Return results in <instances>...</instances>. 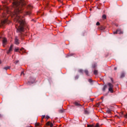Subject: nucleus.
Segmentation results:
<instances>
[{"label":"nucleus","instance_id":"2f4dec72","mask_svg":"<svg viewBox=\"0 0 127 127\" xmlns=\"http://www.w3.org/2000/svg\"><path fill=\"white\" fill-rule=\"evenodd\" d=\"M46 118L48 120V119H50V117L49 116H47Z\"/></svg>","mask_w":127,"mask_h":127},{"label":"nucleus","instance_id":"1a4fd4ad","mask_svg":"<svg viewBox=\"0 0 127 127\" xmlns=\"http://www.w3.org/2000/svg\"><path fill=\"white\" fill-rule=\"evenodd\" d=\"M7 42V40H6V38H4L2 40V44H3V46L4 47L5 44H6V43Z\"/></svg>","mask_w":127,"mask_h":127},{"label":"nucleus","instance_id":"49530a36","mask_svg":"<svg viewBox=\"0 0 127 127\" xmlns=\"http://www.w3.org/2000/svg\"><path fill=\"white\" fill-rule=\"evenodd\" d=\"M28 83H30V81H28Z\"/></svg>","mask_w":127,"mask_h":127},{"label":"nucleus","instance_id":"ddd939ff","mask_svg":"<svg viewBox=\"0 0 127 127\" xmlns=\"http://www.w3.org/2000/svg\"><path fill=\"white\" fill-rule=\"evenodd\" d=\"M84 73H85L86 75L89 76V71H88V70H85Z\"/></svg>","mask_w":127,"mask_h":127},{"label":"nucleus","instance_id":"2eb2a0df","mask_svg":"<svg viewBox=\"0 0 127 127\" xmlns=\"http://www.w3.org/2000/svg\"><path fill=\"white\" fill-rule=\"evenodd\" d=\"M96 67H97V64H92V67L93 68H96Z\"/></svg>","mask_w":127,"mask_h":127},{"label":"nucleus","instance_id":"6ab92c4d","mask_svg":"<svg viewBox=\"0 0 127 127\" xmlns=\"http://www.w3.org/2000/svg\"><path fill=\"white\" fill-rule=\"evenodd\" d=\"M84 114H85V115H88L89 114V111H88L86 110H84Z\"/></svg>","mask_w":127,"mask_h":127},{"label":"nucleus","instance_id":"f3484780","mask_svg":"<svg viewBox=\"0 0 127 127\" xmlns=\"http://www.w3.org/2000/svg\"><path fill=\"white\" fill-rule=\"evenodd\" d=\"M79 79V75H76L74 76V80H78Z\"/></svg>","mask_w":127,"mask_h":127},{"label":"nucleus","instance_id":"412c9836","mask_svg":"<svg viewBox=\"0 0 127 127\" xmlns=\"http://www.w3.org/2000/svg\"><path fill=\"white\" fill-rule=\"evenodd\" d=\"M102 18H103V19H106V18H107V16L104 14L102 16Z\"/></svg>","mask_w":127,"mask_h":127},{"label":"nucleus","instance_id":"f03ea898","mask_svg":"<svg viewBox=\"0 0 127 127\" xmlns=\"http://www.w3.org/2000/svg\"><path fill=\"white\" fill-rule=\"evenodd\" d=\"M26 10L24 14V15H30L31 14V9H32V6L31 5H28L27 6Z\"/></svg>","mask_w":127,"mask_h":127},{"label":"nucleus","instance_id":"393cba45","mask_svg":"<svg viewBox=\"0 0 127 127\" xmlns=\"http://www.w3.org/2000/svg\"><path fill=\"white\" fill-rule=\"evenodd\" d=\"M59 113H60L61 114H62V113H64V111H63V110L61 109L59 110Z\"/></svg>","mask_w":127,"mask_h":127},{"label":"nucleus","instance_id":"f8f14e48","mask_svg":"<svg viewBox=\"0 0 127 127\" xmlns=\"http://www.w3.org/2000/svg\"><path fill=\"white\" fill-rule=\"evenodd\" d=\"M93 74H94V75H98V70L95 69L93 71Z\"/></svg>","mask_w":127,"mask_h":127},{"label":"nucleus","instance_id":"a878e982","mask_svg":"<svg viewBox=\"0 0 127 127\" xmlns=\"http://www.w3.org/2000/svg\"><path fill=\"white\" fill-rule=\"evenodd\" d=\"M2 16L3 18H4V17H5V14H4V13L2 14Z\"/></svg>","mask_w":127,"mask_h":127},{"label":"nucleus","instance_id":"4c0bfd02","mask_svg":"<svg viewBox=\"0 0 127 127\" xmlns=\"http://www.w3.org/2000/svg\"><path fill=\"white\" fill-rule=\"evenodd\" d=\"M41 122V123H43V119H42Z\"/></svg>","mask_w":127,"mask_h":127},{"label":"nucleus","instance_id":"b1692460","mask_svg":"<svg viewBox=\"0 0 127 127\" xmlns=\"http://www.w3.org/2000/svg\"><path fill=\"white\" fill-rule=\"evenodd\" d=\"M107 113L108 114H111V110H110V109L107 110Z\"/></svg>","mask_w":127,"mask_h":127},{"label":"nucleus","instance_id":"473e14b6","mask_svg":"<svg viewBox=\"0 0 127 127\" xmlns=\"http://www.w3.org/2000/svg\"><path fill=\"white\" fill-rule=\"evenodd\" d=\"M95 127H99V123L96 124V126H95Z\"/></svg>","mask_w":127,"mask_h":127},{"label":"nucleus","instance_id":"58836bf2","mask_svg":"<svg viewBox=\"0 0 127 127\" xmlns=\"http://www.w3.org/2000/svg\"><path fill=\"white\" fill-rule=\"evenodd\" d=\"M0 64H1V61L0 60Z\"/></svg>","mask_w":127,"mask_h":127},{"label":"nucleus","instance_id":"4468645a","mask_svg":"<svg viewBox=\"0 0 127 127\" xmlns=\"http://www.w3.org/2000/svg\"><path fill=\"white\" fill-rule=\"evenodd\" d=\"M106 89H107V85H104L102 89V91H103V92H105Z\"/></svg>","mask_w":127,"mask_h":127},{"label":"nucleus","instance_id":"39448f33","mask_svg":"<svg viewBox=\"0 0 127 127\" xmlns=\"http://www.w3.org/2000/svg\"><path fill=\"white\" fill-rule=\"evenodd\" d=\"M114 34H124V31L122 30V29H118L116 31L113 32Z\"/></svg>","mask_w":127,"mask_h":127},{"label":"nucleus","instance_id":"f704fd0d","mask_svg":"<svg viewBox=\"0 0 127 127\" xmlns=\"http://www.w3.org/2000/svg\"><path fill=\"white\" fill-rule=\"evenodd\" d=\"M125 118H126V119H127V114L124 116Z\"/></svg>","mask_w":127,"mask_h":127},{"label":"nucleus","instance_id":"f257e3e1","mask_svg":"<svg viewBox=\"0 0 127 127\" xmlns=\"http://www.w3.org/2000/svg\"><path fill=\"white\" fill-rule=\"evenodd\" d=\"M25 4L24 0L14 1L13 2V11L11 12V14L16 18V22L19 23V25L16 24L15 26L17 29V32L19 33L18 35L21 40H23L24 37L26 36V35L23 33L24 27L26 26V23H25L23 16H21V15H19V13H22Z\"/></svg>","mask_w":127,"mask_h":127},{"label":"nucleus","instance_id":"72a5a7b5","mask_svg":"<svg viewBox=\"0 0 127 127\" xmlns=\"http://www.w3.org/2000/svg\"><path fill=\"white\" fill-rule=\"evenodd\" d=\"M96 25H100V22H97L96 23Z\"/></svg>","mask_w":127,"mask_h":127},{"label":"nucleus","instance_id":"dca6fc26","mask_svg":"<svg viewBox=\"0 0 127 127\" xmlns=\"http://www.w3.org/2000/svg\"><path fill=\"white\" fill-rule=\"evenodd\" d=\"M35 127H40V123H36L35 124Z\"/></svg>","mask_w":127,"mask_h":127},{"label":"nucleus","instance_id":"c9c22d12","mask_svg":"<svg viewBox=\"0 0 127 127\" xmlns=\"http://www.w3.org/2000/svg\"><path fill=\"white\" fill-rule=\"evenodd\" d=\"M101 29L104 30V29H105V27H101Z\"/></svg>","mask_w":127,"mask_h":127},{"label":"nucleus","instance_id":"37998d69","mask_svg":"<svg viewBox=\"0 0 127 127\" xmlns=\"http://www.w3.org/2000/svg\"><path fill=\"white\" fill-rule=\"evenodd\" d=\"M91 100H92V101H94V99H92Z\"/></svg>","mask_w":127,"mask_h":127},{"label":"nucleus","instance_id":"cd10ccee","mask_svg":"<svg viewBox=\"0 0 127 127\" xmlns=\"http://www.w3.org/2000/svg\"><path fill=\"white\" fill-rule=\"evenodd\" d=\"M22 75H23V76H24V72L23 71H22L21 73V76H22Z\"/></svg>","mask_w":127,"mask_h":127},{"label":"nucleus","instance_id":"9d476101","mask_svg":"<svg viewBox=\"0 0 127 127\" xmlns=\"http://www.w3.org/2000/svg\"><path fill=\"white\" fill-rule=\"evenodd\" d=\"M46 126H50V127H53V124H52V123H51L50 122H48L46 123Z\"/></svg>","mask_w":127,"mask_h":127},{"label":"nucleus","instance_id":"ea45409f","mask_svg":"<svg viewBox=\"0 0 127 127\" xmlns=\"http://www.w3.org/2000/svg\"><path fill=\"white\" fill-rule=\"evenodd\" d=\"M1 115L0 114V118H1Z\"/></svg>","mask_w":127,"mask_h":127},{"label":"nucleus","instance_id":"20e7f679","mask_svg":"<svg viewBox=\"0 0 127 127\" xmlns=\"http://www.w3.org/2000/svg\"><path fill=\"white\" fill-rule=\"evenodd\" d=\"M9 21L7 20V18H5L1 21V24L3 26L4 24H8Z\"/></svg>","mask_w":127,"mask_h":127},{"label":"nucleus","instance_id":"6e6552de","mask_svg":"<svg viewBox=\"0 0 127 127\" xmlns=\"http://www.w3.org/2000/svg\"><path fill=\"white\" fill-rule=\"evenodd\" d=\"M74 104L75 105V106H76V107H82V109H83L84 110V107H83V106H82V105L80 104L79 103L75 102L74 103Z\"/></svg>","mask_w":127,"mask_h":127},{"label":"nucleus","instance_id":"aec40b11","mask_svg":"<svg viewBox=\"0 0 127 127\" xmlns=\"http://www.w3.org/2000/svg\"><path fill=\"white\" fill-rule=\"evenodd\" d=\"M87 127H95L94 125H87Z\"/></svg>","mask_w":127,"mask_h":127},{"label":"nucleus","instance_id":"5701e85b","mask_svg":"<svg viewBox=\"0 0 127 127\" xmlns=\"http://www.w3.org/2000/svg\"><path fill=\"white\" fill-rule=\"evenodd\" d=\"M88 82L89 83H91V84H92V83H93V80H92V79H88Z\"/></svg>","mask_w":127,"mask_h":127},{"label":"nucleus","instance_id":"79ce46f5","mask_svg":"<svg viewBox=\"0 0 127 127\" xmlns=\"http://www.w3.org/2000/svg\"><path fill=\"white\" fill-rule=\"evenodd\" d=\"M101 99H104V97H101Z\"/></svg>","mask_w":127,"mask_h":127},{"label":"nucleus","instance_id":"423d86ee","mask_svg":"<svg viewBox=\"0 0 127 127\" xmlns=\"http://www.w3.org/2000/svg\"><path fill=\"white\" fill-rule=\"evenodd\" d=\"M14 43L16 44V45H18L19 44V39L18 38V37L17 36H15L14 38Z\"/></svg>","mask_w":127,"mask_h":127},{"label":"nucleus","instance_id":"c756f323","mask_svg":"<svg viewBox=\"0 0 127 127\" xmlns=\"http://www.w3.org/2000/svg\"><path fill=\"white\" fill-rule=\"evenodd\" d=\"M18 50H19L18 49H15V52H18Z\"/></svg>","mask_w":127,"mask_h":127},{"label":"nucleus","instance_id":"a19ab883","mask_svg":"<svg viewBox=\"0 0 127 127\" xmlns=\"http://www.w3.org/2000/svg\"><path fill=\"white\" fill-rule=\"evenodd\" d=\"M22 49H23V48H22V49H21V50H20L21 51V50H22Z\"/></svg>","mask_w":127,"mask_h":127},{"label":"nucleus","instance_id":"0eeeda50","mask_svg":"<svg viewBox=\"0 0 127 127\" xmlns=\"http://www.w3.org/2000/svg\"><path fill=\"white\" fill-rule=\"evenodd\" d=\"M13 47V45H11L9 49V50L7 51V54H9V53H10L12 51Z\"/></svg>","mask_w":127,"mask_h":127},{"label":"nucleus","instance_id":"4be33fe9","mask_svg":"<svg viewBox=\"0 0 127 127\" xmlns=\"http://www.w3.org/2000/svg\"><path fill=\"white\" fill-rule=\"evenodd\" d=\"M78 71L79 72V73H81V74H83V70H82V69H79L78 70Z\"/></svg>","mask_w":127,"mask_h":127},{"label":"nucleus","instance_id":"9b49d317","mask_svg":"<svg viewBox=\"0 0 127 127\" xmlns=\"http://www.w3.org/2000/svg\"><path fill=\"white\" fill-rule=\"evenodd\" d=\"M3 69L6 71L7 70H8V69H10V66H5V67H3Z\"/></svg>","mask_w":127,"mask_h":127},{"label":"nucleus","instance_id":"e433bc0d","mask_svg":"<svg viewBox=\"0 0 127 127\" xmlns=\"http://www.w3.org/2000/svg\"><path fill=\"white\" fill-rule=\"evenodd\" d=\"M117 67H114V70H117Z\"/></svg>","mask_w":127,"mask_h":127},{"label":"nucleus","instance_id":"7c9ffc66","mask_svg":"<svg viewBox=\"0 0 127 127\" xmlns=\"http://www.w3.org/2000/svg\"><path fill=\"white\" fill-rule=\"evenodd\" d=\"M44 118H45V115H43L42 116V120H43V119H44Z\"/></svg>","mask_w":127,"mask_h":127},{"label":"nucleus","instance_id":"bb28decb","mask_svg":"<svg viewBox=\"0 0 127 127\" xmlns=\"http://www.w3.org/2000/svg\"><path fill=\"white\" fill-rule=\"evenodd\" d=\"M35 81V79H33V81H31V83H32V84H33V83H34Z\"/></svg>","mask_w":127,"mask_h":127},{"label":"nucleus","instance_id":"a18cd8bd","mask_svg":"<svg viewBox=\"0 0 127 127\" xmlns=\"http://www.w3.org/2000/svg\"><path fill=\"white\" fill-rule=\"evenodd\" d=\"M111 80H112V82H113V79H111Z\"/></svg>","mask_w":127,"mask_h":127},{"label":"nucleus","instance_id":"7ed1b4c3","mask_svg":"<svg viewBox=\"0 0 127 127\" xmlns=\"http://www.w3.org/2000/svg\"><path fill=\"white\" fill-rule=\"evenodd\" d=\"M107 86L109 87V91L110 92V93H114V85L109 82L107 84Z\"/></svg>","mask_w":127,"mask_h":127},{"label":"nucleus","instance_id":"c85d7f7f","mask_svg":"<svg viewBox=\"0 0 127 127\" xmlns=\"http://www.w3.org/2000/svg\"><path fill=\"white\" fill-rule=\"evenodd\" d=\"M18 62H19V61H16L14 63L15 64H17V63H18Z\"/></svg>","mask_w":127,"mask_h":127},{"label":"nucleus","instance_id":"c03bdc74","mask_svg":"<svg viewBox=\"0 0 127 127\" xmlns=\"http://www.w3.org/2000/svg\"><path fill=\"white\" fill-rule=\"evenodd\" d=\"M123 114H124V113H123V112H122V115H123Z\"/></svg>","mask_w":127,"mask_h":127},{"label":"nucleus","instance_id":"a211bd4d","mask_svg":"<svg viewBox=\"0 0 127 127\" xmlns=\"http://www.w3.org/2000/svg\"><path fill=\"white\" fill-rule=\"evenodd\" d=\"M125 77V73L122 72L121 75V78H124Z\"/></svg>","mask_w":127,"mask_h":127}]
</instances>
